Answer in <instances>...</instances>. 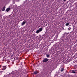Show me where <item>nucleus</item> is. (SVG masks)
<instances>
[{"label": "nucleus", "instance_id": "nucleus-1", "mask_svg": "<svg viewBox=\"0 0 77 77\" xmlns=\"http://www.w3.org/2000/svg\"><path fill=\"white\" fill-rule=\"evenodd\" d=\"M42 28H40L39 29H38L36 31V33H39V32H41L42 31Z\"/></svg>", "mask_w": 77, "mask_h": 77}, {"label": "nucleus", "instance_id": "nucleus-2", "mask_svg": "<svg viewBox=\"0 0 77 77\" xmlns=\"http://www.w3.org/2000/svg\"><path fill=\"white\" fill-rule=\"evenodd\" d=\"M48 58H44L43 60V62L44 63L45 62H47L48 61Z\"/></svg>", "mask_w": 77, "mask_h": 77}, {"label": "nucleus", "instance_id": "nucleus-3", "mask_svg": "<svg viewBox=\"0 0 77 77\" xmlns=\"http://www.w3.org/2000/svg\"><path fill=\"white\" fill-rule=\"evenodd\" d=\"M26 21H23L21 25L22 26H24V24H26Z\"/></svg>", "mask_w": 77, "mask_h": 77}, {"label": "nucleus", "instance_id": "nucleus-4", "mask_svg": "<svg viewBox=\"0 0 77 77\" xmlns=\"http://www.w3.org/2000/svg\"><path fill=\"white\" fill-rule=\"evenodd\" d=\"M3 70H5V69H6V66H4L3 67Z\"/></svg>", "mask_w": 77, "mask_h": 77}, {"label": "nucleus", "instance_id": "nucleus-5", "mask_svg": "<svg viewBox=\"0 0 77 77\" xmlns=\"http://www.w3.org/2000/svg\"><path fill=\"white\" fill-rule=\"evenodd\" d=\"M64 41H65V42H66L67 41H68V38H66L64 39Z\"/></svg>", "mask_w": 77, "mask_h": 77}, {"label": "nucleus", "instance_id": "nucleus-6", "mask_svg": "<svg viewBox=\"0 0 77 77\" xmlns=\"http://www.w3.org/2000/svg\"><path fill=\"white\" fill-rule=\"evenodd\" d=\"M6 8V7H4L2 9V11H4L5 10V8Z\"/></svg>", "mask_w": 77, "mask_h": 77}, {"label": "nucleus", "instance_id": "nucleus-7", "mask_svg": "<svg viewBox=\"0 0 77 77\" xmlns=\"http://www.w3.org/2000/svg\"><path fill=\"white\" fill-rule=\"evenodd\" d=\"M9 10H10V8H8L6 10V11H7V12H8V11H9Z\"/></svg>", "mask_w": 77, "mask_h": 77}, {"label": "nucleus", "instance_id": "nucleus-8", "mask_svg": "<svg viewBox=\"0 0 77 77\" xmlns=\"http://www.w3.org/2000/svg\"><path fill=\"white\" fill-rule=\"evenodd\" d=\"M63 71H64V69H63V68H62L61 69V72H63Z\"/></svg>", "mask_w": 77, "mask_h": 77}, {"label": "nucleus", "instance_id": "nucleus-9", "mask_svg": "<svg viewBox=\"0 0 77 77\" xmlns=\"http://www.w3.org/2000/svg\"><path fill=\"white\" fill-rule=\"evenodd\" d=\"M72 73H73V74H75V73H76V72H75L74 71H72Z\"/></svg>", "mask_w": 77, "mask_h": 77}, {"label": "nucleus", "instance_id": "nucleus-10", "mask_svg": "<svg viewBox=\"0 0 77 77\" xmlns=\"http://www.w3.org/2000/svg\"><path fill=\"white\" fill-rule=\"evenodd\" d=\"M69 23H66V26H68L69 25Z\"/></svg>", "mask_w": 77, "mask_h": 77}, {"label": "nucleus", "instance_id": "nucleus-11", "mask_svg": "<svg viewBox=\"0 0 77 77\" xmlns=\"http://www.w3.org/2000/svg\"><path fill=\"white\" fill-rule=\"evenodd\" d=\"M34 73L35 74H38V72L35 71L34 72Z\"/></svg>", "mask_w": 77, "mask_h": 77}, {"label": "nucleus", "instance_id": "nucleus-12", "mask_svg": "<svg viewBox=\"0 0 77 77\" xmlns=\"http://www.w3.org/2000/svg\"><path fill=\"white\" fill-rule=\"evenodd\" d=\"M46 56L47 57H50V55H48V54H47Z\"/></svg>", "mask_w": 77, "mask_h": 77}, {"label": "nucleus", "instance_id": "nucleus-13", "mask_svg": "<svg viewBox=\"0 0 77 77\" xmlns=\"http://www.w3.org/2000/svg\"><path fill=\"white\" fill-rule=\"evenodd\" d=\"M68 29L69 30H71V28H70V27Z\"/></svg>", "mask_w": 77, "mask_h": 77}, {"label": "nucleus", "instance_id": "nucleus-14", "mask_svg": "<svg viewBox=\"0 0 77 77\" xmlns=\"http://www.w3.org/2000/svg\"><path fill=\"white\" fill-rule=\"evenodd\" d=\"M71 26V25H70L69 26V27H70Z\"/></svg>", "mask_w": 77, "mask_h": 77}, {"label": "nucleus", "instance_id": "nucleus-15", "mask_svg": "<svg viewBox=\"0 0 77 77\" xmlns=\"http://www.w3.org/2000/svg\"><path fill=\"white\" fill-rule=\"evenodd\" d=\"M26 9V8H24L23 9L24 10H25Z\"/></svg>", "mask_w": 77, "mask_h": 77}, {"label": "nucleus", "instance_id": "nucleus-16", "mask_svg": "<svg viewBox=\"0 0 77 77\" xmlns=\"http://www.w3.org/2000/svg\"><path fill=\"white\" fill-rule=\"evenodd\" d=\"M66 0H63L64 1H66Z\"/></svg>", "mask_w": 77, "mask_h": 77}, {"label": "nucleus", "instance_id": "nucleus-17", "mask_svg": "<svg viewBox=\"0 0 77 77\" xmlns=\"http://www.w3.org/2000/svg\"><path fill=\"white\" fill-rule=\"evenodd\" d=\"M57 36H58V35H57Z\"/></svg>", "mask_w": 77, "mask_h": 77}, {"label": "nucleus", "instance_id": "nucleus-18", "mask_svg": "<svg viewBox=\"0 0 77 77\" xmlns=\"http://www.w3.org/2000/svg\"><path fill=\"white\" fill-rule=\"evenodd\" d=\"M26 8V7H25V8Z\"/></svg>", "mask_w": 77, "mask_h": 77}]
</instances>
